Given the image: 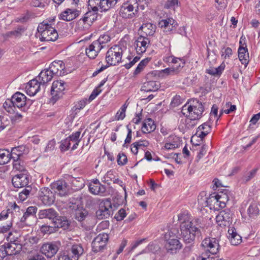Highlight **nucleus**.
Returning a JSON list of instances; mask_svg holds the SVG:
<instances>
[{
	"label": "nucleus",
	"mask_w": 260,
	"mask_h": 260,
	"mask_svg": "<svg viewBox=\"0 0 260 260\" xmlns=\"http://www.w3.org/2000/svg\"><path fill=\"white\" fill-rule=\"evenodd\" d=\"M166 243L165 247L168 253H176L182 247V244L173 233L169 232L165 235Z\"/></svg>",
	"instance_id": "obj_6"
},
{
	"label": "nucleus",
	"mask_w": 260,
	"mask_h": 260,
	"mask_svg": "<svg viewBox=\"0 0 260 260\" xmlns=\"http://www.w3.org/2000/svg\"><path fill=\"white\" fill-rule=\"evenodd\" d=\"M179 0H167L165 3L164 7L168 9L174 10L178 6Z\"/></svg>",
	"instance_id": "obj_55"
},
{
	"label": "nucleus",
	"mask_w": 260,
	"mask_h": 260,
	"mask_svg": "<svg viewBox=\"0 0 260 260\" xmlns=\"http://www.w3.org/2000/svg\"><path fill=\"white\" fill-rule=\"evenodd\" d=\"M72 184L73 186L76 187V189H80L84 186V180L81 178H74L72 180Z\"/></svg>",
	"instance_id": "obj_54"
},
{
	"label": "nucleus",
	"mask_w": 260,
	"mask_h": 260,
	"mask_svg": "<svg viewBox=\"0 0 260 260\" xmlns=\"http://www.w3.org/2000/svg\"><path fill=\"white\" fill-rule=\"evenodd\" d=\"M80 135L81 131H78L73 133L71 135L67 138L71 144H73V146L71 147L72 150H74L78 147L79 144L81 141V138H80Z\"/></svg>",
	"instance_id": "obj_39"
},
{
	"label": "nucleus",
	"mask_w": 260,
	"mask_h": 260,
	"mask_svg": "<svg viewBox=\"0 0 260 260\" xmlns=\"http://www.w3.org/2000/svg\"><path fill=\"white\" fill-rule=\"evenodd\" d=\"M29 151V148L26 145H21L13 147L10 151V160L22 159L23 156L27 154Z\"/></svg>",
	"instance_id": "obj_17"
},
{
	"label": "nucleus",
	"mask_w": 260,
	"mask_h": 260,
	"mask_svg": "<svg viewBox=\"0 0 260 260\" xmlns=\"http://www.w3.org/2000/svg\"><path fill=\"white\" fill-rule=\"evenodd\" d=\"M88 11L79 20L84 24L91 26L94 21L97 20L99 16L98 9H88Z\"/></svg>",
	"instance_id": "obj_23"
},
{
	"label": "nucleus",
	"mask_w": 260,
	"mask_h": 260,
	"mask_svg": "<svg viewBox=\"0 0 260 260\" xmlns=\"http://www.w3.org/2000/svg\"><path fill=\"white\" fill-rule=\"evenodd\" d=\"M211 118L209 117L208 121L204 123L198 127V132H200V131H202L210 133L211 131V125H210L211 123Z\"/></svg>",
	"instance_id": "obj_51"
},
{
	"label": "nucleus",
	"mask_w": 260,
	"mask_h": 260,
	"mask_svg": "<svg viewBox=\"0 0 260 260\" xmlns=\"http://www.w3.org/2000/svg\"><path fill=\"white\" fill-rule=\"evenodd\" d=\"M30 176L28 172H19L12 179V183L15 188H22L28 185Z\"/></svg>",
	"instance_id": "obj_15"
},
{
	"label": "nucleus",
	"mask_w": 260,
	"mask_h": 260,
	"mask_svg": "<svg viewBox=\"0 0 260 260\" xmlns=\"http://www.w3.org/2000/svg\"><path fill=\"white\" fill-rule=\"evenodd\" d=\"M24 187L25 188L19 193V198L22 201H25L30 196H34L37 190L35 186H31V185H28Z\"/></svg>",
	"instance_id": "obj_33"
},
{
	"label": "nucleus",
	"mask_w": 260,
	"mask_h": 260,
	"mask_svg": "<svg viewBox=\"0 0 260 260\" xmlns=\"http://www.w3.org/2000/svg\"><path fill=\"white\" fill-rule=\"evenodd\" d=\"M39 199L42 203L47 206L52 205L55 201L54 193L48 187H42L40 188L38 193Z\"/></svg>",
	"instance_id": "obj_12"
},
{
	"label": "nucleus",
	"mask_w": 260,
	"mask_h": 260,
	"mask_svg": "<svg viewBox=\"0 0 260 260\" xmlns=\"http://www.w3.org/2000/svg\"><path fill=\"white\" fill-rule=\"evenodd\" d=\"M90 192L94 195L105 196L106 187L97 179L93 180L88 185Z\"/></svg>",
	"instance_id": "obj_20"
},
{
	"label": "nucleus",
	"mask_w": 260,
	"mask_h": 260,
	"mask_svg": "<svg viewBox=\"0 0 260 260\" xmlns=\"http://www.w3.org/2000/svg\"><path fill=\"white\" fill-rule=\"evenodd\" d=\"M139 9L137 0H127L121 6L119 16L124 19H133L138 16Z\"/></svg>",
	"instance_id": "obj_4"
},
{
	"label": "nucleus",
	"mask_w": 260,
	"mask_h": 260,
	"mask_svg": "<svg viewBox=\"0 0 260 260\" xmlns=\"http://www.w3.org/2000/svg\"><path fill=\"white\" fill-rule=\"evenodd\" d=\"M72 260H78L84 252V249L80 244H74L67 250Z\"/></svg>",
	"instance_id": "obj_25"
},
{
	"label": "nucleus",
	"mask_w": 260,
	"mask_h": 260,
	"mask_svg": "<svg viewBox=\"0 0 260 260\" xmlns=\"http://www.w3.org/2000/svg\"><path fill=\"white\" fill-rule=\"evenodd\" d=\"M233 213L229 209L221 211L216 217L217 224L221 227L230 226L232 223Z\"/></svg>",
	"instance_id": "obj_13"
},
{
	"label": "nucleus",
	"mask_w": 260,
	"mask_h": 260,
	"mask_svg": "<svg viewBox=\"0 0 260 260\" xmlns=\"http://www.w3.org/2000/svg\"><path fill=\"white\" fill-rule=\"evenodd\" d=\"M55 145L56 141L54 139L49 141L45 148L44 152L46 153L52 152L55 149Z\"/></svg>",
	"instance_id": "obj_60"
},
{
	"label": "nucleus",
	"mask_w": 260,
	"mask_h": 260,
	"mask_svg": "<svg viewBox=\"0 0 260 260\" xmlns=\"http://www.w3.org/2000/svg\"><path fill=\"white\" fill-rule=\"evenodd\" d=\"M54 18H49L40 23L37 30L40 33V39L41 41H55L58 35L56 30L52 26L51 23Z\"/></svg>",
	"instance_id": "obj_2"
},
{
	"label": "nucleus",
	"mask_w": 260,
	"mask_h": 260,
	"mask_svg": "<svg viewBox=\"0 0 260 260\" xmlns=\"http://www.w3.org/2000/svg\"><path fill=\"white\" fill-rule=\"evenodd\" d=\"M183 101L179 95L176 94L173 98L170 105L173 108L177 107L182 103Z\"/></svg>",
	"instance_id": "obj_59"
},
{
	"label": "nucleus",
	"mask_w": 260,
	"mask_h": 260,
	"mask_svg": "<svg viewBox=\"0 0 260 260\" xmlns=\"http://www.w3.org/2000/svg\"><path fill=\"white\" fill-rule=\"evenodd\" d=\"M3 107L9 113H15L16 109L11 99H7L3 104Z\"/></svg>",
	"instance_id": "obj_52"
},
{
	"label": "nucleus",
	"mask_w": 260,
	"mask_h": 260,
	"mask_svg": "<svg viewBox=\"0 0 260 260\" xmlns=\"http://www.w3.org/2000/svg\"><path fill=\"white\" fill-rule=\"evenodd\" d=\"M104 48L103 46L101 45L97 40L94 41L86 49L85 53L86 55L90 59H95L100 53L101 50Z\"/></svg>",
	"instance_id": "obj_21"
},
{
	"label": "nucleus",
	"mask_w": 260,
	"mask_h": 260,
	"mask_svg": "<svg viewBox=\"0 0 260 260\" xmlns=\"http://www.w3.org/2000/svg\"><path fill=\"white\" fill-rule=\"evenodd\" d=\"M26 96L20 92H17L11 97V101L15 108H17L22 111H26L31 103L28 104L29 99L27 101Z\"/></svg>",
	"instance_id": "obj_8"
},
{
	"label": "nucleus",
	"mask_w": 260,
	"mask_h": 260,
	"mask_svg": "<svg viewBox=\"0 0 260 260\" xmlns=\"http://www.w3.org/2000/svg\"><path fill=\"white\" fill-rule=\"evenodd\" d=\"M156 26L155 24L151 23H146L142 24L140 29L143 36H151L155 32Z\"/></svg>",
	"instance_id": "obj_38"
},
{
	"label": "nucleus",
	"mask_w": 260,
	"mask_h": 260,
	"mask_svg": "<svg viewBox=\"0 0 260 260\" xmlns=\"http://www.w3.org/2000/svg\"><path fill=\"white\" fill-rule=\"evenodd\" d=\"M141 129L142 133L149 134L155 131L156 125L151 118H148L143 121Z\"/></svg>",
	"instance_id": "obj_36"
},
{
	"label": "nucleus",
	"mask_w": 260,
	"mask_h": 260,
	"mask_svg": "<svg viewBox=\"0 0 260 260\" xmlns=\"http://www.w3.org/2000/svg\"><path fill=\"white\" fill-rule=\"evenodd\" d=\"M126 213L125 209L121 208L117 212L115 215V218L117 221L122 220L126 216Z\"/></svg>",
	"instance_id": "obj_63"
},
{
	"label": "nucleus",
	"mask_w": 260,
	"mask_h": 260,
	"mask_svg": "<svg viewBox=\"0 0 260 260\" xmlns=\"http://www.w3.org/2000/svg\"><path fill=\"white\" fill-rule=\"evenodd\" d=\"M149 43L150 40L148 38L144 36L141 35L135 41L134 43V47L137 54H141L146 51Z\"/></svg>",
	"instance_id": "obj_19"
},
{
	"label": "nucleus",
	"mask_w": 260,
	"mask_h": 260,
	"mask_svg": "<svg viewBox=\"0 0 260 260\" xmlns=\"http://www.w3.org/2000/svg\"><path fill=\"white\" fill-rule=\"evenodd\" d=\"M185 126L188 129L193 128L197 124L198 119H193L188 116H186Z\"/></svg>",
	"instance_id": "obj_62"
},
{
	"label": "nucleus",
	"mask_w": 260,
	"mask_h": 260,
	"mask_svg": "<svg viewBox=\"0 0 260 260\" xmlns=\"http://www.w3.org/2000/svg\"><path fill=\"white\" fill-rule=\"evenodd\" d=\"M10 151L7 149H0V165H4L10 161Z\"/></svg>",
	"instance_id": "obj_47"
},
{
	"label": "nucleus",
	"mask_w": 260,
	"mask_h": 260,
	"mask_svg": "<svg viewBox=\"0 0 260 260\" xmlns=\"http://www.w3.org/2000/svg\"><path fill=\"white\" fill-rule=\"evenodd\" d=\"M201 245L205 251L213 255L217 254L219 250V241L215 238H206L203 240Z\"/></svg>",
	"instance_id": "obj_11"
},
{
	"label": "nucleus",
	"mask_w": 260,
	"mask_h": 260,
	"mask_svg": "<svg viewBox=\"0 0 260 260\" xmlns=\"http://www.w3.org/2000/svg\"><path fill=\"white\" fill-rule=\"evenodd\" d=\"M149 145L148 141L146 140H139L133 143L131 146V152L134 154H137L139 149H143Z\"/></svg>",
	"instance_id": "obj_41"
},
{
	"label": "nucleus",
	"mask_w": 260,
	"mask_h": 260,
	"mask_svg": "<svg viewBox=\"0 0 260 260\" xmlns=\"http://www.w3.org/2000/svg\"><path fill=\"white\" fill-rule=\"evenodd\" d=\"M212 198L215 200L214 204L220 208H224L226 206L227 202L229 200V197L227 191L225 192H222L220 194L212 196L210 199Z\"/></svg>",
	"instance_id": "obj_27"
},
{
	"label": "nucleus",
	"mask_w": 260,
	"mask_h": 260,
	"mask_svg": "<svg viewBox=\"0 0 260 260\" xmlns=\"http://www.w3.org/2000/svg\"><path fill=\"white\" fill-rule=\"evenodd\" d=\"M71 223V220L67 217L58 215L54 221L53 225L57 230L59 228H61L63 230L71 231L72 228Z\"/></svg>",
	"instance_id": "obj_24"
},
{
	"label": "nucleus",
	"mask_w": 260,
	"mask_h": 260,
	"mask_svg": "<svg viewBox=\"0 0 260 260\" xmlns=\"http://www.w3.org/2000/svg\"><path fill=\"white\" fill-rule=\"evenodd\" d=\"M238 57L241 63L247 66L249 62V53L246 47H239L238 50Z\"/></svg>",
	"instance_id": "obj_40"
},
{
	"label": "nucleus",
	"mask_w": 260,
	"mask_h": 260,
	"mask_svg": "<svg viewBox=\"0 0 260 260\" xmlns=\"http://www.w3.org/2000/svg\"><path fill=\"white\" fill-rule=\"evenodd\" d=\"M13 168L19 172H27L25 169L24 163L22 159L13 160Z\"/></svg>",
	"instance_id": "obj_49"
},
{
	"label": "nucleus",
	"mask_w": 260,
	"mask_h": 260,
	"mask_svg": "<svg viewBox=\"0 0 260 260\" xmlns=\"http://www.w3.org/2000/svg\"><path fill=\"white\" fill-rule=\"evenodd\" d=\"M185 215L180 213L178 220L181 222L180 230L181 235L185 243H192L196 237L199 238L204 229V224L201 218H194L189 222L185 221Z\"/></svg>",
	"instance_id": "obj_1"
},
{
	"label": "nucleus",
	"mask_w": 260,
	"mask_h": 260,
	"mask_svg": "<svg viewBox=\"0 0 260 260\" xmlns=\"http://www.w3.org/2000/svg\"><path fill=\"white\" fill-rule=\"evenodd\" d=\"M160 88V84L155 81H149L144 83L141 90L146 92L156 91Z\"/></svg>",
	"instance_id": "obj_43"
},
{
	"label": "nucleus",
	"mask_w": 260,
	"mask_h": 260,
	"mask_svg": "<svg viewBox=\"0 0 260 260\" xmlns=\"http://www.w3.org/2000/svg\"><path fill=\"white\" fill-rule=\"evenodd\" d=\"M66 83L62 80L53 81L51 88V94L52 100L56 101L64 94V91L66 89Z\"/></svg>",
	"instance_id": "obj_16"
},
{
	"label": "nucleus",
	"mask_w": 260,
	"mask_h": 260,
	"mask_svg": "<svg viewBox=\"0 0 260 260\" xmlns=\"http://www.w3.org/2000/svg\"><path fill=\"white\" fill-rule=\"evenodd\" d=\"M10 122L4 116L0 115V132L10 125Z\"/></svg>",
	"instance_id": "obj_64"
},
{
	"label": "nucleus",
	"mask_w": 260,
	"mask_h": 260,
	"mask_svg": "<svg viewBox=\"0 0 260 260\" xmlns=\"http://www.w3.org/2000/svg\"><path fill=\"white\" fill-rule=\"evenodd\" d=\"M38 210V208L36 206H29L27 209L26 211L24 213L23 215L20 218V222L25 223L26 224H29L28 220L29 218H35L36 213Z\"/></svg>",
	"instance_id": "obj_31"
},
{
	"label": "nucleus",
	"mask_w": 260,
	"mask_h": 260,
	"mask_svg": "<svg viewBox=\"0 0 260 260\" xmlns=\"http://www.w3.org/2000/svg\"><path fill=\"white\" fill-rule=\"evenodd\" d=\"M158 24L159 27L164 28V31L167 34L175 32L178 26L177 22L172 18L162 19L159 21Z\"/></svg>",
	"instance_id": "obj_18"
},
{
	"label": "nucleus",
	"mask_w": 260,
	"mask_h": 260,
	"mask_svg": "<svg viewBox=\"0 0 260 260\" xmlns=\"http://www.w3.org/2000/svg\"><path fill=\"white\" fill-rule=\"evenodd\" d=\"M117 0H101L99 5V9L101 10V11H107L110 9V8L114 6L116 4Z\"/></svg>",
	"instance_id": "obj_46"
},
{
	"label": "nucleus",
	"mask_w": 260,
	"mask_h": 260,
	"mask_svg": "<svg viewBox=\"0 0 260 260\" xmlns=\"http://www.w3.org/2000/svg\"><path fill=\"white\" fill-rule=\"evenodd\" d=\"M41 85L37 79L30 80L26 86L27 94L29 96L35 95L39 91Z\"/></svg>",
	"instance_id": "obj_28"
},
{
	"label": "nucleus",
	"mask_w": 260,
	"mask_h": 260,
	"mask_svg": "<svg viewBox=\"0 0 260 260\" xmlns=\"http://www.w3.org/2000/svg\"><path fill=\"white\" fill-rule=\"evenodd\" d=\"M3 245L5 246L8 256L16 255L22 249V245L20 243H5Z\"/></svg>",
	"instance_id": "obj_32"
},
{
	"label": "nucleus",
	"mask_w": 260,
	"mask_h": 260,
	"mask_svg": "<svg viewBox=\"0 0 260 260\" xmlns=\"http://www.w3.org/2000/svg\"><path fill=\"white\" fill-rule=\"evenodd\" d=\"M150 60V58L149 57H147L142 60L135 70L133 73L134 75L136 76L140 74L148 64Z\"/></svg>",
	"instance_id": "obj_48"
},
{
	"label": "nucleus",
	"mask_w": 260,
	"mask_h": 260,
	"mask_svg": "<svg viewBox=\"0 0 260 260\" xmlns=\"http://www.w3.org/2000/svg\"><path fill=\"white\" fill-rule=\"evenodd\" d=\"M26 30V28L25 26L19 25L15 30L7 32L4 37L6 38H11L12 37L20 38Z\"/></svg>",
	"instance_id": "obj_44"
},
{
	"label": "nucleus",
	"mask_w": 260,
	"mask_h": 260,
	"mask_svg": "<svg viewBox=\"0 0 260 260\" xmlns=\"http://www.w3.org/2000/svg\"><path fill=\"white\" fill-rule=\"evenodd\" d=\"M185 62H182V65L179 63L178 65L173 66L171 68H167L162 70L160 72L163 73L166 76H173L178 74L180 71L181 69L184 67Z\"/></svg>",
	"instance_id": "obj_42"
},
{
	"label": "nucleus",
	"mask_w": 260,
	"mask_h": 260,
	"mask_svg": "<svg viewBox=\"0 0 260 260\" xmlns=\"http://www.w3.org/2000/svg\"><path fill=\"white\" fill-rule=\"evenodd\" d=\"M117 164L119 166H124L127 162L126 155L123 153H119L117 156Z\"/></svg>",
	"instance_id": "obj_61"
},
{
	"label": "nucleus",
	"mask_w": 260,
	"mask_h": 260,
	"mask_svg": "<svg viewBox=\"0 0 260 260\" xmlns=\"http://www.w3.org/2000/svg\"><path fill=\"white\" fill-rule=\"evenodd\" d=\"M64 68V64L62 61L58 60L53 61L49 66L48 69L54 76H59L61 75L62 71Z\"/></svg>",
	"instance_id": "obj_30"
},
{
	"label": "nucleus",
	"mask_w": 260,
	"mask_h": 260,
	"mask_svg": "<svg viewBox=\"0 0 260 260\" xmlns=\"http://www.w3.org/2000/svg\"><path fill=\"white\" fill-rule=\"evenodd\" d=\"M257 170L253 169L250 171L245 173L242 177V179L245 182H248L253 178L256 174Z\"/></svg>",
	"instance_id": "obj_56"
},
{
	"label": "nucleus",
	"mask_w": 260,
	"mask_h": 260,
	"mask_svg": "<svg viewBox=\"0 0 260 260\" xmlns=\"http://www.w3.org/2000/svg\"><path fill=\"white\" fill-rule=\"evenodd\" d=\"M123 52V49L120 46L114 45L110 47L106 54V66L109 67L118 65L121 62Z\"/></svg>",
	"instance_id": "obj_5"
},
{
	"label": "nucleus",
	"mask_w": 260,
	"mask_h": 260,
	"mask_svg": "<svg viewBox=\"0 0 260 260\" xmlns=\"http://www.w3.org/2000/svg\"><path fill=\"white\" fill-rule=\"evenodd\" d=\"M54 75L48 69H45L41 72L38 76L39 82L41 85H45L47 82L50 81L53 78Z\"/></svg>",
	"instance_id": "obj_37"
},
{
	"label": "nucleus",
	"mask_w": 260,
	"mask_h": 260,
	"mask_svg": "<svg viewBox=\"0 0 260 260\" xmlns=\"http://www.w3.org/2000/svg\"><path fill=\"white\" fill-rule=\"evenodd\" d=\"M80 11L73 7H70L59 15V19L70 21L79 16Z\"/></svg>",
	"instance_id": "obj_22"
},
{
	"label": "nucleus",
	"mask_w": 260,
	"mask_h": 260,
	"mask_svg": "<svg viewBox=\"0 0 260 260\" xmlns=\"http://www.w3.org/2000/svg\"><path fill=\"white\" fill-rule=\"evenodd\" d=\"M228 233L229 234V239L232 245L236 246L241 243L242 237L237 233L235 228H230L228 230Z\"/></svg>",
	"instance_id": "obj_35"
},
{
	"label": "nucleus",
	"mask_w": 260,
	"mask_h": 260,
	"mask_svg": "<svg viewBox=\"0 0 260 260\" xmlns=\"http://www.w3.org/2000/svg\"><path fill=\"white\" fill-rule=\"evenodd\" d=\"M60 243L59 241H53L43 244L40 248L41 253L47 258L54 256L58 251Z\"/></svg>",
	"instance_id": "obj_10"
},
{
	"label": "nucleus",
	"mask_w": 260,
	"mask_h": 260,
	"mask_svg": "<svg viewBox=\"0 0 260 260\" xmlns=\"http://www.w3.org/2000/svg\"><path fill=\"white\" fill-rule=\"evenodd\" d=\"M87 215L88 212L86 210H78L76 211L75 218L81 222L85 220Z\"/></svg>",
	"instance_id": "obj_50"
},
{
	"label": "nucleus",
	"mask_w": 260,
	"mask_h": 260,
	"mask_svg": "<svg viewBox=\"0 0 260 260\" xmlns=\"http://www.w3.org/2000/svg\"><path fill=\"white\" fill-rule=\"evenodd\" d=\"M41 232L44 234H50L57 231L55 225L53 226L43 225L40 229Z\"/></svg>",
	"instance_id": "obj_53"
},
{
	"label": "nucleus",
	"mask_w": 260,
	"mask_h": 260,
	"mask_svg": "<svg viewBox=\"0 0 260 260\" xmlns=\"http://www.w3.org/2000/svg\"><path fill=\"white\" fill-rule=\"evenodd\" d=\"M204 110L205 108L202 103L194 100L190 105H184L182 108L181 112L186 116L193 119L199 120L202 117Z\"/></svg>",
	"instance_id": "obj_3"
},
{
	"label": "nucleus",
	"mask_w": 260,
	"mask_h": 260,
	"mask_svg": "<svg viewBox=\"0 0 260 260\" xmlns=\"http://www.w3.org/2000/svg\"><path fill=\"white\" fill-rule=\"evenodd\" d=\"M180 138L176 135H171L165 140L164 148L166 150H172L178 148L180 145Z\"/></svg>",
	"instance_id": "obj_26"
},
{
	"label": "nucleus",
	"mask_w": 260,
	"mask_h": 260,
	"mask_svg": "<svg viewBox=\"0 0 260 260\" xmlns=\"http://www.w3.org/2000/svg\"><path fill=\"white\" fill-rule=\"evenodd\" d=\"M51 189L60 197H65L70 192V185L64 180H58L50 184Z\"/></svg>",
	"instance_id": "obj_14"
},
{
	"label": "nucleus",
	"mask_w": 260,
	"mask_h": 260,
	"mask_svg": "<svg viewBox=\"0 0 260 260\" xmlns=\"http://www.w3.org/2000/svg\"><path fill=\"white\" fill-rule=\"evenodd\" d=\"M71 143L67 138H66L65 139L61 141L59 148L61 151L64 152L69 150L70 148H71Z\"/></svg>",
	"instance_id": "obj_58"
},
{
	"label": "nucleus",
	"mask_w": 260,
	"mask_h": 260,
	"mask_svg": "<svg viewBox=\"0 0 260 260\" xmlns=\"http://www.w3.org/2000/svg\"><path fill=\"white\" fill-rule=\"evenodd\" d=\"M247 214L250 219H256L260 214L258 203L255 201L250 203L247 209Z\"/></svg>",
	"instance_id": "obj_34"
},
{
	"label": "nucleus",
	"mask_w": 260,
	"mask_h": 260,
	"mask_svg": "<svg viewBox=\"0 0 260 260\" xmlns=\"http://www.w3.org/2000/svg\"><path fill=\"white\" fill-rule=\"evenodd\" d=\"M225 67V64L222 62L217 68L210 67L209 69H206V73L212 76L220 77L224 71Z\"/></svg>",
	"instance_id": "obj_45"
},
{
	"label": "nucleus",
	"mask_w": 260,
	"mask_h": 260,
	"mask_svg": "<svg viewBox=\"0 0 260 260\" xmlns=\"http://www.w3.org/2000/svg\"><path fill=\"white\" fill-rule=\"evenodd\" d=\"M57 212L53 208L41 210L38 214L40 219L47 218L52 221L53 223L58 215Z\"/></svg>",
	"instance_id": "obj_29"
},
{
	"label": "nucleus",
	"mask_w": 260,
	"mask_h": 260,
	"mask_svg": "<svg viewBox=\"0 0 260 260\" xmlns=\"http://www.w3.org/2000/svg\"><path fill=\"white\" fill-rule=\"evenodd\" d=\"M113 211L110 199H104L99 204V209L95 213L96 216L99 219L108 218L112 215Z\"/></svg>",
	"instance_id": "obj_7"
},
{
	"label": "nucleus",
	"mask_w": 260,
	"mask_h": 260,
	"mask_svg": "<svg viewBox=\"0 0 260 260\" xmlns=\"http://www.w3.org/2000/svg\"><path fill=\"white\" fill-rule=\"evenodd\" d=\"M109 240V235L103 233L99 234L93 240L91 243L92 250L94 253H98L104 250Z\"/></svg>",
	"instance_id": "obj_9"
},
{
	"label": "nucleus",
	"mask_w": 260,
	"mask_h": 260,
	"mask_svg": "<svg viewBox=\"0 0 260 260\" xmlns=\"http://www.w3.org/2000/svg\"><path fill=\"white\" fill-rule=\"evenodd\" d=\"M111 40V37L108 34H105L101 35L97 41L103 46L104 48L106 47V44Z\"/></svg>",
	"instance_id": "obj_57"
}]
</instances>
